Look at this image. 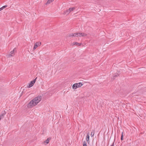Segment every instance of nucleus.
<instances>
[{
    "mask_svg": "<svg viewBox=\"0 0 146 146\" xmlns=\"http://www.w3.org/2000/svg\"><path fill=\"white\" fill-rule=\"evenodd\" d=\"M75 34V33H71L68 35V36L69 37H76Z\"/></svg>",
    "mask_w": 146,
    "mask_h": 146,
    "instance_id": "nucleus-10",
    "label": "nucleus"
},
{
    "mask_svg": "<svg viewBox=\"0 0 146 146\" xmlns=\"http://www.w3.org/2000/svg\"><path fill=\"white\" fill-rule=\"evenodd\" d=\"M51 139V138L50 137L48 138L44 142V143H46V144H47L49 143V140Z\"/></svg>",
    "mask_w": 146,
    "mask_h": 146,
    "instance_id": "nucleus-11",
    "label": "nucleus"
},
{
    "mask_svg": "<svg viewBox=\"0 0 146 146\" xmlns=\"http://www.w3.org/2000/svg\"><path fill=\"white\" fill-rule=\"evenodd\" d=\"M72 45H76L77 46H80L81 45V43H78L77 42H73L72 43Z\"/></svg>",
    "mask_w": 146,
    "mask_h": 146,
    "instance_id": "nucleus-8",
    "label": "nucleus"
},
{
    "mask_svg": "<svg viewBox=\"0 0 146 146\" xmlns=\"http://www.w3.org/2000/svg\"><path fill=\"white\" fill-rule=\"evenodd\" d=\"M119 76V74L117 73H115V74L113 76V79H115V78L114 77H117Z\"/></svg>",
    "mask_w": 146,
    "mask_h": 146,
    "instance_id": "nucleus-16",
    "label": "nucleus"
},
{
    "mask_svg": "<svg viewBox=\"0 0 146 146\" xmlns=\"http://www.w3.org/2000/svg\"><path fill=\"white\" fill-rule=\"evenodd\" d=\"M83 85V84L81 82L75 83L73 85L72 88L75 90L77 88L81 87Z\"/></svg>",
    "mask_w": 146,
    "mask_h": 146,
    "instance_id": "nucleus-2",
    "label": "nucleus"
},
{
    "mask_svg": "<svg viewBox=\"0 0 146 146\" xmlns=\"http://www.w3.org/2000/svg\"><path fill=\"white\" fill-rule=\"evenodd\" d=\"M36 78L31 82H32V83H33V84L35 82Z\"/></svg>",
    "mask_w": 146,
    "mask_h": 146,
    "instance_id": "nucleus-18",
    "label": "nucleus"
},
{
    "mask_svg": "<svg viewBox=\"0 0 146 146\" xmlns=\"http://www.w3.org/2000/svg\"><path fill=\"white\" fill-rule=\"evenodd\" d=\"M54 0H48L46 3V4H49L54 1Z\"/></svg>",
    "mask_w": 146,
    "mask_h": 146,
    "instance_id": "nucleus-15",
    "label": "nucleus"
},
{
    "mask_svg": "<svg viewBox=\"0 0 146 146\" xmlns=\"http://www.w3.org/2000/svg\"><path fill=\"white\" fill-rule=\"evenodd\" d=\"M95 131L94 130H92V131L91 133V136L92 137H93L94 135Z\"/></svg>",
    "mask_w": 146,
    "mask_h": 146,
    "instance_id": "nucleus-13",
    "label": "nucleus"
},
{
    "mask_svg": "<svg viewBox=\"0 0 146 146\" xmlns=\"http://www.w3.org/2000/svg\"><path fill=\"white\" fill-rule=\"evenodd\" d=\"M70 13V11H69V9H67V10H66V11H65L64 13V15H65V14H68L69 13Z\"/></svg>",
    "mask_w": 146,
    "mask_h": 146,
    "instance_id": "nucleus-9",
    "label": "nucleus"
},
{
    "mask_svg": "<svg viewBox=\"0 0 146 146\" xmlns=\"http://www.w3.org/2000/svg\"><path fill=\"white\" fill-rule=\"evenodd\" d=\"M42 96H39L35 98L31 101L28 104L27 107L28 108H31L37 105L42 99Z\"/></svg>",
    "mask_w": 146,
    "mask_h": 146,
    "instance_id": "nucleus-1",
    "label": "nucleus"
},
{
    "mask_svg": "<svg viewBox=\"0 0 146 146\" xmlns=\"http://www.w3.org/2000/svg\"><path fill=\"white\" fill-rule=\"evenodd\" d=\"M89 133H88L87 134V135L86 138V140L88 142V143H89Z\"/></svg>",
    "mask_w": 146,
    "mask_h": 146,
    "instance_id": "nucleus-7",
    "label": "nucleus"
},
{
    "mask_svg": "<svg viewBox=\"0 0 146 146\" xmlns=\"http://www.w3.org/2000/svg\"><path fill=\"white\" fill-rule=\"evenodd\" d=\"M7 7V6L6 5H5V6H3L1 7H2V8H3V9L4 8H5L6 7Z\"/></svg>",
    "mask_w": 146,
    "mask_h": 146,
    "instance_id": "nucleus-20",
    "label": "nucleus"
},
{
    "mask_svg": "<svg viewBox=\"0 0 146 146\" xmlns=\"http://www.w3.org/2000/svg\"><path fill=\"white\" fill-rule=\"evenodd\" d=\"M75 9V7L70 8L69 9V11H70V13L74 10Z\"/></svg>",
    "mask_w": 146,
    "mask_h": 146,
    "instance_id": "nucleus-12",
    "label": "nucleus"
},
{
    "mask_svg": "<svg viewBox=\"0 0 146 146\" xmlns=\"http://www.w3.org/2000/svg\"><path fill=\"white\" fill-rule=\"evenodd\" d=\"M6 112L5 111H2L0 115V118H3L4 117V115L6 114Z\"/></svg>",
    "mask_w": 146,
    "mask_h": 146,
    "instance_id": "nucleus-6",
    "label": "nucleus"
},
{
    "mask_svg": "<svg viewBox=\"0 0 146 146\" xmlns=\"http://www.w3.org/2000/svg\"><path fill=\"white\" fill-rule=\"evenodd\" d=\"M123 132H122L121 133V140H123Z\"/></svg>",
    "mask_w": 146,
    "mask_h": 146,
    "instance_id": "nucleus-17",
    "label": "nucleus"
},
{
    "mask_svg": "<svg viewBox=\"0 0 146 146\" xmlns=\"http://www.w3.org/2000/svg\"><path fill=\"white\" fill-rule=\"evenodd\" d=\"M75 35L76 37L85 36L87 35L86 34L81 33H76Z\"/></svg>",
    "mask_w": 146,
    "mask_h": 146,
    "instance_id": "nucleus-3",
    "label": "nucleus"
},
{
    "mask_svg": "<svg viewBox=\"0 0 146 146\" xmlns=\"http://www.w3.org/2000/svg\"><path fill=\"white\" fill-rule=\"evenodd\" d=\"M83 146H87L86 143L85 141L83 143Z\"/></svg>",
    "mask_w": 146,
    "mask_h": 146,
    "instance_id": "nucleus-19",
    "label": "nucleus"
},
{
    "mask_svg": "<svg viewBox=\"0 0 146 146\" xmlns=\"http://www.w3.org/2000/svg\"><path fill=\"white\" fill-rule=\"evenodd\" d=\"M15 49V48H14V49L11 52H10L11 54L9 55V57H10L11 56H13L15 54H14V52Z\"/></svg>",
    "mask_w": 146,
    "mask_h": 146,
    "instance_id": "nucleus-5",
    "label": "nucleus"
},
{
    "mask_svg": "<svg viewBox=\"0 0 146 146\" xmlns=\"http://www.w3.org/2000/svg\"><path fill=\"white\" fill-rule=\"evenodd\" d=\"M41 45V42H36L34 45V47L33 48V50H35L36 48L38 46H40Z\"/></svg>",
    "mask_w": 146,
    "mask_h": 146,
    "instance_id": "nucleus-4",
    "label": "nucleus"
},
{
    "mask_svg": "<svg viewBox=\"0 0 146 146\" xmlns=\"http://www.w3.org/2000/svg\"><path fill=\"white\" fill-rule=\"evenodd\" d=\"M114 141H113V142L112 144L110 146H114Z\"/></svg>",
    "mask_w": 146,
    "mask_h": 146,
    "instance_id": "nucleus-21",
    "label": "nucleus"
},
{
    "mask_svg": "<svg viewBox=\"0 0 146 146\" xmlns=\"http://www.w3.org/2000/svg\"><path fill=\"white\" fill-rule=\"evenodd\" d=\"M2 10H3V8H2V7H1L0 8V11Z\"/></svg>",
    "mask_w": 146,
    "mask_h": 146,
    "instance_id": "nucleus-22",
    "label": "nucleus"
},
{
    "mask_svg": "<svg viewBox=\"0 0 146 146\" xmlns=\"http://www.w3.org/2000/svg\"><path fill=\"white\" fill-rule=\"evenodd\" d=\"M34 84H33V83L31 82L29 84V85L27 86V87L29 88L31 87Z\"/></svg>",
    "mask_w": 146,
    "mask_h": 146,
    "instance_id": "nucleus-14",
    "label": "nucleus"
}]
</instances>
